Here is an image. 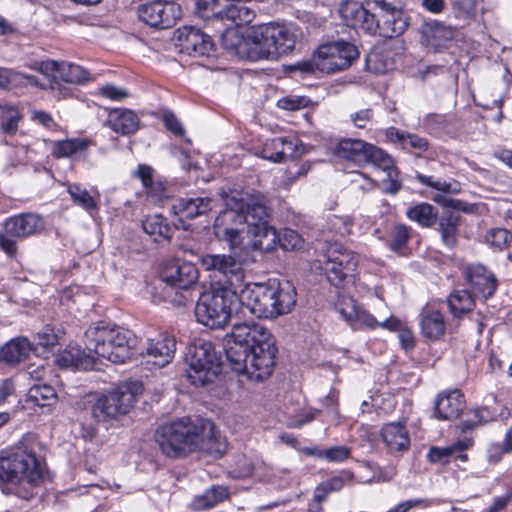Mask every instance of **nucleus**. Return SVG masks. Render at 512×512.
<instances>
[{
	"label": "nucleus",
	"instance_id": "nucleus-43",
	"mask_svg": "<svg viewBox=\"0 0 512 512\" xmlns=\"http://www.w3.org/2000/svg\"><path fill=\"white\" fill-rule=\"evenodd\" d=\"M30 84L32 86H38V81L33 75H26L12 69L0 68V87L3 89L9 86H21Z\"/></svg>",
	"mask_w": 512,
	"mask_h": 512
},
{
	"label": "nucleus",
	"instance_id": "nucleus-45",
	"mask_svg": "<svg viewBox=\"0 0 512 512\" xmlns=\"http://www.w3.org/2000/svg\"><path fill=\"white\" fill-rule=\"evenodd\" d=\"M285 137L267 140L262 150V157L275 163L285 160Z\"/></svg>",
	"mask_w": 512,
	"mask_h": 512
},
{
	"label": "nucleus",
	"instance_id": "nucleus-4",
	"mask_svg": "<svg viewBox=\"0 0 512 512\" xmlns=\"http://www.w3.org/2000/svg\"><path fill=\"white\" fill-rule=\"evenodd\" d=\"M239 301L258 318H275L289 313L296 304V290L288 282L245 284Z\"/></svg>",
	"mask_w": 512,
	"mask_h": 512
},
{
	"label": "nucleus",
	"instance_id": "nucleus-1",
	"mask_svg": "<svg viewBox=\"0 0 512 512\" xmlns=\"http://www.w3.org/2000/svg\"><path fill=\"white\" fill-rule=\"evenodd\" d=\"M224 350L232 369L263 381L274 370L277 347L267 328L257 323H240L224 338Z\"/></svg>",
	"mask_w": 512,
	"mask_h": 512
},
{
	"label": "nucleus",
	"instance_id": "nucleus-57",
	"mask_svg": "<svg viewBox=\"0 0 512 512\" xmlns=\"http://www.w3.org/2000/svg\"><path fill=\"white\" fill-rule=\"evenodd\" d=\"M309 100L306 97L286 96L278 100V107L284 110L295 111L308 105Z\"/></svg>",
	"mask_w": 512,
	"mask_h": 512
},
{
	"label": "nucleus",
	"instance_id": "nucleus-63",
	"mask_svg": "<svg viewBox=\"0 0 512 512\" xmlns=\"http://www.w3.org/2000/svg\"><path fill=\"white\" fill-rule=\"evenodd\" d=\"M163 122L166 128L178 137H184L185 130L178 120V118L172 112H165L163 114Z\"/></svg>",
	"mask_w": 512,
	"mask_h": 512
},
{
	"label": "nucleus",
	"instance_id": "nucleus-56",
	"mask_svg": "<svg viewBox=\"0 0 512 512\" xmlns=\"http://www.w3.org/2000/svg\"><path fill=\"white\" fill-rule=\"evenodd\" d=\"M456 449V446L432 447L427 453V458L431 463H445Z\"/></svg>",
	"mask_w": 512,
	"mask_h": 512
},
{
	"label": "nucleus",
	"instance_id": "nucleus-41",
	"mask_svg": "<svg viewBox=\"0 0 512 512\" xmlns=\"http://www.w3.org/2000/svg\"><path fill=\"white\" fill-rule=\"evenodd\" d=\"M73 202L81 206L91 215L98 211V200L91 193L79 184H69L67 188Z\"/></svg>",
	"mask_w": 512,
	"mask_h": 512
},
{
	"label": "nucleus",
	"instance_id": "nucleus-19",
	"mask_svg": "<svg viewBox=\"0 0 512 512\" xmlns=\"http://www.w3.org/2000/svg\"><path fill=\"white\" fill-rule=\"evenodd\" d=\"M176 39L182 52L191 56H211L214 52V42L211 37L200 29L184 26L177 29Z\"/></svg>",
	"mask_w": 512,
	"mask_h": 512
},
{
	"label": "nucleus",
	"instance_id": "nucleus-60",
	"mask_svg": "<svg viewBox=\"0 0 512 512\" xmlns=\"http://www.w3.org/2000/svg\"><path fill=\"white\" fill-rule=\"evenodd\" d=\"M101 96L115 100L122 101L130 96L128 90L116 87L114 85H105L99 89Z\"/></svg>",
	"mask_w": 512,
	"mask_h": 512
},
{
	"label": "nucleus",
	"instance_id": "nucleus-64",
	"mask_svg": "<svg viewBox=\"0 0 512 512\" xmlns=\"http://www.w3.org/2000/svg\"><path fill=\"white\" fill-rule=\"evenodd\" d=\"M429 147V142L426 138L420 137L416 134L408 133L404 149H414L418 152H425Z\"/></svg>",
	"mask_w": 512,
	"mask_h": 512
},
{
	"label": "nucleus",
	"instance_id": "nucleus-46",
	"mask_svg": "<svg viewBox=\"0 0 512 512\" xmlns=\"http://www.w3.org/2000/svg\"><path fill=\"white\" fill-rule=\"evenodd\" d=\"M451 5L455 18L465 24L470 23L476 16L477 0H452Z\"/></svg>",
	"mask_w": 512,
	"mask_h": 512
},
{
	"label": "nucleus",
	"instance_id": "nucleus-33",
	"mask_svg": "<svg viewBox=\"0 0 512 512\" xmlns=\"http://www.w3.org/2000/svg\"><path fill=\"white\" fill-rule=\"evenodd\" d=\"M222 19L230 20L236 26L249 24L255 18V12L242 2H226L223 9L216 12Z\"/></svg>",
	"mask_w": 512,
	"mask_h": 512
},
{
	"label": "nucleus",
	"instance_id": "nucleus-24",
	"mask_svg": "<svg viewBox=\"0 0 512 512\" xmlns=\"http://www.w3.org/2000/svg\"><path fill=\"white\" fill-rule=\"evenodd\" d=\"M175 351V338L164 335L148 342L145 355L148 357V362H152L154 366L162 368L171 362Z\"/></svg>",
	"mask_w": 512,
	"mask_h": 512
},
{
	"label": "nucleus",
	"instance_id": "nucleus-6",
	"mask_svg": "<svg viewBox=\"0 0 512 512\" xmlns=\"http://www.w3.org/2000/svg\"><path fill=\"white\" fill-rule=\"evenodd\" d=\"M295 44V36L286 26L269 23L254 28L247 34L244 56L250 61L276 60L290 53Z\"/></svg>",
	"mask_w": 512,
	"mask_h": 512
},
{
	"label": "nucleus",
	"instance_id": "nucleus-25",
	"mask_svg": "<svg viewBox=\"0 0 512 512\" xmlns=\"http://www.w3.org/2000/svg\"><path fill=\"white\" fill-rule=\"evenodd\" d=\"M465 400L459 390L442 392L435 400V415L440 420H453L464 409Z\"/></svg>",
	"mask_w": 512,
	"mask_h": 512
},
{
	"label": "nucleus",
	"instance_id": "nucleus-5",
	"mask_svg": "<svg viewBox=\"0 0 512 512\" xmlns=\"http://www.w3.org/2000/svg\"><path fill=\"white\" fill-rule=\"evenodd\" d=\"M84 338L89 352L116 364L130 359L137 344L132 331L102 322L89 327Z\"/></svg>",
	"mask_w": 512,
	"mask_h": 512
},
{
	"label": "nucleus",
	"instance_id": "nucleus-36",
	"mask_svg": "<svg viewBox=\"0 0 512 512\" xmlns=\"http://www.w3.org/2000/svg\"><path fill=\"white\" fill-rule=\"evenodd\" d=\"M460 217L454 213L442 216L438 221V231L441 241L446 247L453 249L458 242V227Z\"/></svg>",
	"mask_w": 512,
	"mask_h": 512
},
{
	"label": "nucleus",
	"instance_id": "nucleus-42",
	"mask_svg": "<svg viewBox=\"0 0 512 512\" xmlns=\"http://www.w3.org/2000/svg\"><path fill=\"white\" fill-rule=\"evenodd\" d=\"M348 308L349 311L344 308H340L339 312L343 319L351 323L355 328L367 327L369 329H374L379 326L380 322H378L373 315L366 312H359L352 303Z\"/></svg>",
	"mask_w": 512,
	"mask_h": 512
},
{
	"label": "nucleus",
	"instance_id": "nucleus-22",
	"mask_svg": "<svg viewBox=\"0 0 512 512\" xmlns=\"http://www.w3.org/2000/svg\"><path fill=\"white\" fill-rule=\"evenodd\" d=\"M44 222L34 213H22L8 218L4 222V230L12 236L23 239L42 231Z\"/></svg>",
	"mask_w": 512,
	"mask_h": 512
},
{
	"label": "nucleus",
	"instance_id": "nucleus-17",
	"mask_svg": "<svg viewBox=\"0 0 512 512\" xmlns=\"http://www.w3.org/2000/svg\"><path fill=\"white\" fill-rule=\"evenodd\" d=\"M326 257L325 271L328 280L335 286L356 271L358 256L340 244L331 245L327 249Z\"/></svg>",
	"mask_w": 512,
	"mask_h": 512
},
{
	"label": "nucleus",
	"instance_id": "nucleus-37",
	"mask_svg": "<svg viewBox=\"0 0 512 512\" xmlns=\"http://www.w3.org/2000/svg\"><path fill=\"white\" fill-rule=\"evenodd\" d=\"M475 296L468 290H455L448 297V306L455 317L471 312L475 306Z\"/></svg>",
	"mask_w": 512,
	"mask_h": 512
},
{
	"label": "nucleus",
	"instance_id": "nucleus-14",
	"mask_svg": "<svg viewBox=\"0 0 512 512\" xmlns=\"http://www.w3.org/2000/svg\"><path fill=\"white\" fill-rule=\"evenodd\" d=\"M359 57L354 44L345 41H334L322 44L315 52L316 69L332 74L349 68Z\"/></svg>",
	"mask_w": 512,
	"mask_h": 512
},
{
	"label": "nucleus",
	"instance_id": "nucleus-9",
	"mask_svg": "<svg viewBox=\"0 0 512 512\" xmlns=\"http://www.w3.org/2000/svg\"><path fill=\"white\" fill-rule=\"evenodd\" d=\"M221 197L225 204L215 220L214 228H240L247 229L253 220L252 208L255 202H262L264 195L261 193H248L243 190L230 189L222 191Z\"/></svg>",
	"mask_w": 512,
	"mask_h": 512
},
{
	"label": "nucleus",
	"instance_id": "nucleus-30",
	"mask_svg": "<svg viewBox=\"0 0 512 512\" xmlns=\"http://www.w3.org/2000/svg\"><path fill=\"white\" fill-rule=\"evenodd\" d=\"M107 123L116 133L128 135L139 129V118L129 109H114L109 112Z\"/></svg>",
	"mask_w": 512,
	"mask_h": 512
},
{
	"label": "nucleus",
	"instance_id": "nucleus-34",
	"mask_svg": "<svg viewBox=\"0 0 512 512\" xmlns=\"http://www.w3.org/2000/svg\"><path fill=\"white\" fill-rule=\"evenodd\" d=\"M228 498L229 492L226 487L212 486L202 494L195 496L190 503V508L193 511L211 509Z\"/></svg>",
	"mask_w": 512,
	"mask_h": 512
},
{
	"label": "nucleus",
	"instance_id": "nucleus-39",
	"mask_svg": "<svg viewBox=\"0 0 512 512\" xmlns=\"http://www.w3.org/2000/svg\"><path fill=\"white\" fill-rule=\"evenodd\" d=\"M27 401L39 407H50L56 403L57 394L48 384H35L27 393Z\"/></svg>",
	"mask_w": 512,
	"mask_h": 512
},
{
	"label": "nucleus",
	"instance_id": "nucleus-32",
	"mask_svg": "<svg viewBox=\"0 0 512 512\" xmlns=\"http://www.w3.org/2000/svg\"><path fill=\"white\" fill-rule=\"evenodd\" d=\"M142 228L154 242L158 243L169 241L174 233L167 219L159 214L147 216L142 222Z\"/></svg>",
	"mask_w": 512,
	"mask_h": 512
},
{
	"label": "nucleus",
	"instance_id": "nucleus-49",
	"mask_svg": "<svg viewBox=\"0 0 512 512\" xmlns=\"http://www.w3.org/2000/svg\"><path fill=\"white\" fill-rule=\"evenodd\" d=\"M485 239L491 247L503 250L507 248L511 242L512 234L504 228H493L487 232Z\"/></svg>",
	"mask_w": 512,
	"mask_h": 512
},
{
	"label": "nucleus",
	"instance_id": "nucleus-51",
	"mask_svg": "<svg viewBox=\"0 0 512 512\" xmlns=\"http://www.w3.org/2000/svg\"><path fill=\"white\" fill-rule=\"evenodd\" d=\"M363 464L373 472L372 478L368 480L369 483L388 482L392 480L397 474L396 467L394 465L380 467L370 462H363Z\"/></svg>",
	"mask_w": 512,
	"mask_h": 512
},
{
	"label": "nucleus",
	"instance_id": "nucleus-23",
	"mask_svg": "<svg viewBox=\"0 0 512 512\" xmlns=\"http://www.w3.org/2000/svg\"><path fill=\"white\" fill-rule=\"evenodd\" d=\"M425 45L434 51H440L454 38V29L442 22L433 20L423 24L421 28Z\"/></svg>",
	"mask_w": 512,
	"mask_h": 512
},
{
	"label": "nucleus",
	"instance_id": "nucleus-18",
	"mask_svg": "<svg viewBox=\"0 0 512 512\" xmlns=\"http://www.w3.org/2000/svg\"><path fill=\"white\" fill-rule=\"evenodd\" d=\"M339 14L347 26L369 35H375V27H377L375 23L378 16L375 6L373 11H370L358 1L346 0L341 3Z\"/></svg>",
	"mask_w": 512,
	"mask_h": 512
},
{
	"label": "nucleus",
	"instance_id": "nucleus-52",
	"mask_svg": "<svg viewBox=\"0 0 512 512\" xmlns=\"http://www.w3.org/2000/svg\"><path fill=\"white\" fill-rule=\"evenodd\" d=\"M280 246L287 251H293L300 249L303 245V239L301 235L292 229H285L281 235H278Z\"/></svg>",
	"mask_w": 512,
	"mask_h": 512
},
{
	"label": "nucleus",
	"instance_id": "nucleus-31",
	"mask_svg": "<svg viewBox=\"0 0 512 512\" xmlns=\"http://www.w3.org/2000/svg\"><path fill=\"white\" fill-rule=\"evenodd\" d=\"M30 350V342L27 338H14L1 347L0 361L9 365L18 364L28 356Z\"/></svg>",
	"mask_w": 512,
	"mask_h": 512
},
{
	"label": "nucleus",
	"instance_id": "nucleus-21",
	"mask_svg": "<svg viewBox=\"0 0 512 512\" xmlns=\"http://www.w3.org/2000/svg\"><path fill=\"white\" fill-rule=\"evenodd\" d=\"M377 12L375 35L394 38L403 34L408 27L407 17L398 6L377 8Z\"/></svg>",
	"mask_w": 512,
	"mask_h": 512
},
{
	"label": "nucleus",
	"instance_id": "nucleus-53",
	"mask_svg": "<svg viewBox=\"0 0 512 512\" xmlns=\"http://www.w3.org/2000/svg\"><path fill=\"white\" fill-rule=\"evenodd\" d=\"M245 230L240 228H218L215 229V233L226 241L231 249H234L240 245L242 241L241 233Z\"/></svg>",
	"mask_w": 512,
	"mask_h": 512
},
{
	"label": "nucleus",
	"instance_id": "nucleus-13",
	"mask_svg": "<svg viewBox=\"0 0 512 512\" xmlns=\"http://www.w3.org/2000/svg\"><path fill=\"white\" fill-rule=\"evenodd\" d=\"M203 267L219 277L213 284L214 287H222L234 290L239 293L245 285V271L243 261L233 255L226 254H208L202 257Z\"/></svg>",
	"mask_w": 512,
	"mask_h": 512
},
{
	"label": "nucleus",
	"instance_id": "nucleus-3",
	"mask_svg": "<svg viewBox=\"0 0 512 512\" xmlns=\"http://www.w3.org/2000/svg\"><path fill=\"white\" fill-rule=\"evenodd\" d=\"M41 480L39 463L32 451L16 447L0 456V482L5 494L29 500Z\"/></svg>",
	"mask_w": 512,
	"mask_h": 512
},
{
	"label": "nucleus",
	"instance_id": "nucleus-62",
	"mask_svg": "<svg viewBox=\"0 0 512 512\" xmlns=\"http://www.w3.org/2000/svg\"><path fill=\"white\" fill-rule=\"evenodd\" d=\"M374 113L370 108L362 109L350 115L351 122L355 127L364 129L373 120Z\"/></svg>",
	"mask_w": 512,
	"mask_h": 512
},
{
	"label": "nucleus",
	"instance_id": "nucleus-10",
	"mask_svg": "<svg viewBox=\"0 0 512 512\" xmlns=\"http://www.w3.org/2000/svg\"><path fill=\"white\" fill-rule=\"evenodd\" d=\"M186 361L187 378L195 386L212 382L221 372V361L214 344L204 339H198L190 345Z\"/></svg>",
	"mask_w": 512,
	"mask_h": 512
},
{
	"label": "nucleus",
	"instance_id": "nucleus-26",
	"mask_svg": "<svg viewBox=\"0 0 512 512\" xmlns=\"http://www.w3.org/2000/svg\"><path fill=\"white\" fill-rule=\"evenodd\" d=\"M381 437L390 453L405 452L410 447L409 433L402 422L385 424L381 429Z\"/></svg>",
	"mask_w": 512,
	"mask_h": 512
},
{
	"label": "nucleus",
	"instance_id": "nucleus-15",
	"mask_svg": "<svg viewBox=\"0 0 512 512\" xmlns=\"http://www.w3.org/2000/svg\"><path fill=\"white\" fill-rule=\"evenodd\" d=\"M138 18L146 25L157 29L174 26L181 17V7L165 0H146L137 8Z\"/></svg>",
	"mask_w": 512,
	"mask_h": 512
},
{
	"label": "nucleus",
	"instance_id": "nucleus-35",
	"mask_svg": "<svg viewBox=\"0 0 512 512\" xmlns=\"http://www.w3.org/2000/svg\"><path fill=\"white\" fill-rule=\"evenodd\" d=\"M406 217L423 228L432 227L437 219V209L429 203H419L407 209Z\"/></svg>",
	"mask_w": 512,
	"mask_h": 512
},
{
	"label": "nucleus",
	"instance_id": "nucleus-44",
	"mask_svg": "<svg viewBox=\"0 0 512 512\" xmlns=\"http://www.w3.org/2000/svg\"><path fill=\"white\" fill-rule=\"evenodd\" d=\"M2 111L1 129L4 133L13 135L18 129V124L22 119L17 108L10 104L0 103Z\"/></svg>",
	"mask_w": 512,
	"mask_h": 512
},
{
	"label": "nucleus",
	"instance_id": "nucleus-58",
	"mask_svg": "<svg viewBox=\"0 0 512 512\" xmlns=\"http://www.w3.org/2000/svg\"><path fill=\"white\" fill-rule=\"evenodd\" d=\"M351 449L346 446H334L324 449V459L329 462H342L350 457Z\"/></svg>",
	"mask_w": 512,
	"mask_h": 512
},
{
	"label": "nucleus",
	"instance_id": "nucleus-50",
	"mask_svg": "<svg viewBox=\"0 0 512 512\" xmlns=\"http://www.w3.org/2000/svg\"><path fill=\"white\" fill-rule=\"evenodd\" d=\"M411 237V228L404 224H396L391 230L390 247L394 251H399L406 246Z\"/></svg>",
	"mask_w": 512,
	"mask_h": 512
},
{
	"label": "nucleus",
	"instance_id": "nucleus-54",
	"mask_svg": "<svg viewBox=\"0 0 512 512\" xmlns=\"http://www.w3.org/2000/svg\"><path fill=\"white\" fill-rule=\"evenodd\" d=\"M382 170L387 173V178L383 180L385 185V192L391 195H395L402 188V183L398 178L399 173L395 168L394 160L392 159L391 167Z\"/></svg>",
	"mask_w": 512,
	"mask_h": 512
},
{
	"label": "nucleus",
	"instance_id": "nucleus-11",
	"mask_svg": "<svg viewBox=\"0 0 512 512\" xmlns=\"http://www.w3.org/2000/svg\"><path fill=\"white\" fill-rule=\"evenodd\" d=\"M142 391L143 386L138 381L119 385L96 400L92 406L93 417L98 421H104L127 414Z\"/></svg>",
	"mask_w": 512,
	"mask_h": 512
},
{
	"label": "nucleus",
	"instance_id": "nucleus-12",
	"mask_svg": "<svg viewBox=\"0 0 512 512\" xmlns=\"http://www.w3.org/2000/svg\"><path fill=\"white\" fill-rule=\"evenodd\" d=\"M334 154L359 167L371 164L378 169H388L392 165V157L389 154L361 139H340L334 148Z\"/></svg>",
	"mask_w": 512,
	"mask_h": 512
},
{
	"label": "nucleus",
	"instance_id": "nucleus-48",
	"mask_svg": "<svg viewBox=\"0 0 512 512\" xmlns=\"http://www.w3.org/2000/svg\"><path fill=\"white\" fill-rule=\"evenodd\" d=\"M416 179L427 187L433 188L435 190L455 194L460 191L459 185L457 182H446L441 180H433L431 176H426L421 173H416Z\"/></svg>",
	"mask_w": 512,
	"mask_h": 512
},
{
	"label": "nucleus",
	"instance_id": "nucleus-7",
	"mask_svg": "<svg viewBox=\"0 0 512 512\" xmlns=\"http://www.w3.org/2000/svg\"><path fill=\"white\" fill-rule=\"evenodd\" d=\"M198 268L188 261H170L160 273L161 293L164 301L174 306H184L190 300L189 290L197 284Z\"/></svg>",
	"mask_w": 512,
	"mask_h": 512
},
{
	"label": "nucleus",
	"instance_id": "nucleus-16",
	"mask_svg": "<svg viewBox=\"0 0 512 512\" xmlns=\"http://www.w3.org/2000/svg\"><path fill=\"white\" fill-rule=\"evenodd\" d=\"M252 208V221L247 232L253 236L252 247L263 253L271 252L275 249L278 234L272 226L268 225L267 218L269 216L266 205V198L262 202H255Z\"/></svg>",
	"mask_w": 512,
	"mask_h": 512
},
{
	"label": "nucleus",
	"instance_id": "nucleus-40",
	"mask_svg": "<svg viewBox=\"0 0 512 512\" xmlns=\"http://www.w3.org/2000/svg\"><path fill=\"white\" fill-rule=\"evenodd\" d=\"M58 77L65 83L81 85L90 80V73L80 65L60 62Z\"/></svg>",
	"mask_w": 512,
	"mask_h": 512
},
{
	"label": "nucleus",
	"instance_id": "nucleus-28",
	"mask_svg": "<svg viewBox=\"0 0 512 512\" xmlns=\"http://www.w3.org/2000/svg\"><path fill=\"white\" fill-rule=\"evenodd\" d=\"M172 208L180 220H191L211 210V199L207 197L180 198L175 201Z\"/></svg>",
	"mask_w": 512,
	"mask_h": 512
},
{
	"label": "nucleus",
	"instance_id": "nucleus-29",
	"mask_svg": "<svg viewBox=\"0 0 512 512\" xmlns=\"http://www.w3.org/2000/svg\"><path fill=\"white\" fill-rule=\"evenodd\" d=\"M56 363L61 368L92 369L95 360L91 354H86L80 347L69 346L56 357Z\"/></svg>",
	"mask_w": 512,
	"mask_h": 512
},
{
	"label": "nucleus",
	"instance_id": "nucleus-47",
	"mask_svg": "<svg viewBox=\"0 0 512 512\" xmlns=\"http://www.w3.org/2000/svg\"><path fill=\"white\" fill-rule=\"evenodd\" d=\"M221 45L224 49L230 52H235L244 55V42L245 38L239 35L235 28H227L220 36Z\"/></svg>",
	"mask_w": 512,
	"mask_h": 512
},
{
	"label": "nucleus",
	"instance_id": "nucleus-61",
	"mask_svg": "<svg viewBox=\"0 0 512 512\" xmlns=\"http://www.w3.org/2000/svg\"><path fill=\"white\" fill-rule=\"evenodd\" d=\"M431 504L432 502L429 499H409L407 501L399 503L397 506H395L393 509L387 512H407L415 507L428 508L431 506Z\"/></svg>",
	"mask_w": 512,
	"mask_h": 512
},
{
	"label": "nucleus",
	"instance_id": "nucleus-59",
	"mask_svg": "<svg viewBox=\"0 0 512 512\" xmlns=\"http://www.w3.org/2000/svg\"><path fill=\"white\" fill-rule=\"evenodd\" d=\"M37 343L45 348L58 344V335L50 326H45L36 335Z\"/></svg>",
	"mask_w": 512,
	"mask_h": 512
},
{
	"label": "nucleus",
	"instance_id": "nucleus-27",
	"mask_svg": "<svg viewBox=\"0 0 512 512\" xmlns=\"http://www.w3.org/2000/svg\"><path fill=\"white\" fill-rule=\"evenodd\" d=\"M420 326L422 335L431 341L440 339L446 330L444 316L431 305L422 308Z\"/></svg>",
	"mask_w": 512,
	"mask_h": 512
},
{
	"label": "nucleus",
	"instance_id": "nucleus-55",
	"mask_svg": "<svg viewBox=\"0 0 512 512\" xmlns=\"http://www.w3.org/2000/svg\"><path fill=\"white\" fill-rule=\"evenodd\" d=\"M354 474L349 470H342L338 475L323 481L330 493L340 491L346 482L352 481Z\"/></svg>",
	"mask_w": 512,
	"mask_h": 512
},
{
	"label": "nucleus",
	"instance_id": "nucleus-20",
	"mask_svg": "<svg viewBox=\"0 0 512 512\" xmlns=\"http://www.w3.org/2000/svg\"><path fill=\"white\" fill-rule=\"evenodd\" d=\"M463 275L475 296L484 300L492 297L498 287L495 275L481 264H468L463 268Z\"/></svg>",
	"mask_w": 512,
	"mask_h": 512
},
{
	"label": "nucleus",
	"instance_id": "nucleus-2",
	"mask_svg": "<svg viewBox=\"0 0 512 512\" xmlns=\"http://www.w3.org/2000/svg\"><path fill=\"white\" fill-rule=\"evenodd\" d=\"M155 440L161 451L169 457H180L199 451L214 459L221 458L228 449L224 436L210 420L182 418L159 427Z\"/></svg>",
	"mask_w": 512,
	"mask_h": 512
},
{
	"label": "nucleus",
	"instance_id": "nucleus-8",
	"mask_svg": "<svg viewBox=\"0 0 512 512\" xmlns=\"http://www.w3.org/2000/svg\"><path fill=\"white\" fill-rule=\"evenodd\" d=\"M239 293L231 289L211 286L202 293L195 305V317L199 323L210 328L225 327L239 302Z\"/></svg>",
	"mask_w": 512,
	"mask_h": 512
},
{
	"label": "nucleus",
	"instance_id": "nucleus-38",
	"mask_svg": "<svg viewBox=\"0 0 512 512\" xmlns=\"http://www.w3.org/2000/svg\"><path fill=\"white\" fill-rule=\"evenodd\" d=\"M51 154L55 158H69L75 154L84 151L90 145L87 139H66L61 141L51 142Z\"/></svg>",
	"mask_w": 512,
	"mask_h": 512
}]
</instances>
